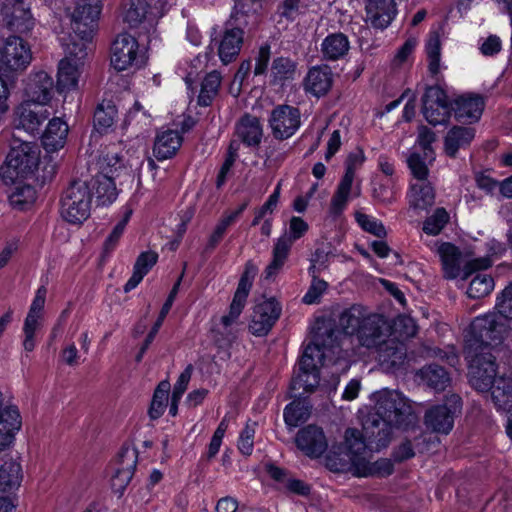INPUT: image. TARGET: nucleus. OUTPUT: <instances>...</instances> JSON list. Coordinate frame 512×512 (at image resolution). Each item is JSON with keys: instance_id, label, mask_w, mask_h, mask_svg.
<instances>
[{"instance_id": "obj_1", "label": "nucleus", "mask_w": 512, "mask_h": 512, "mask_svg": "<svg viewBox=\"0 0 512 512\" xmlns=\"http://www.w3.org/2000/svg\"><path fill=\"white\" fill-rule=\"evenodd\" d=\"M339 324L346 335L356 337L359 347L351 352L343 349V346L352 343V340L346 337L342 340L341 346H325L320 335L315 334L304 347L298 362L296 374L291 382L292 396L312 392L319 385L321 367L336 366L332 374L346 371L349 362L354 361L356 357L364 356L365 352L362 349L375 351L378 361L391 368L403 362L405 351L402 345L396 343L394 339H385V322L380 316L370 314L365 307L353 305L344 310L340 315Z\"/></svg>"}, {"instance_id": "obj_2", "label": "nucleus", "mask_w": 512, "mask_h": 512, "mask_svg": "<svg viewBox=\"0 0 512 512\" xmlns=\"http://www.w3.org/2000/svg\"><path fill=\"white\" fill-rule=\"evenodd\" d=\"M371 400L375 403L374 413L363 418V434L354 428L347 429L339 451L327 456L326 466L331 471L351 473L357 477H383L393 472L390 460L370 463L368 455L386 448L394 429H413L418 423V416L408 399L396 390L374 392Z\"/></svg>"}, {"instance_id": "obj_3", "label": "nucleus", "mask_w": 512, "mask_h": 512, "mask_svg": "<svg viewBox=\"0 0 512 512\" xmlns=\"http://www.w3.org/2000/svg\"><path fill=\"white\" fill-rule=\"evenodd\" d=\"M512 329V287H507L498 298L495 311L476 317L469 329L465 358L469 381L479 391L491 390L498 410L512 408V370L496 377L491 350L500 344L507 330Z\"/></svg>"}, {"instance_id": "obj_4", "label": "nucleus", "mask_w": 512, "mask_h": 512, "mask_svg": "<svg viewBox=\"0 0 512 512\" xmlns=\"http://www.w3.org/2000/svg\"><path fill=\"white\" fill-rule=\"evenodd\" d=\"M101 10L100 0H79L72 11L71 8L67 9L74 36L64 34L59 36L66 56L58 63L56 84H54L64 102L68 101L70 94L80 89L87 45L92 40Z\"/></svg>"}, {"instance_id": "obj_5", "label": "nucleus", "mask_w": 512, "mask_h": 512, "mask_svg": "<svg viewBox=\"0 0 512 512\" xmlns=\"http://www.w3.org/2000/svg\"><path fill=\"white\" fill-rule=\"evenodd\" d=\"M487 256L466 261L472 252H462L455 245L444 242L437 246V254L442 263V269L447 279H467L473 271L489 268L493 258L501 256L504 247L498 241L492 239L486 243Z\"/></svg>"}, {"instance_id": "obj_6", "label": "nucleus", "mask_w": 512, "mask_h": 512, "mask_svg": "<svg viewBox=\"0 0 512 512\" xmlns=\"http://www.w3.org/2000/svg\"><path fill=\"white\" fill-rule=\"evenodd\" d=\"M41 162V150L34 142L14 138L4 164L0 167V176L6 183L17 181L37 182Z\"/></svg>"}, {"instance_id": "obj_7", "label": "nucleus", "mask_w": 512, "mask_h": 512, "mask_svg": "<svg viewBox=\"0 0 512 512\" xmlns=\"http://www.w3.org/2000/svg\"><path fill=\"white\" fill-rule=\"evenodd\" d=\"M173 4L174 0H158L155 3L146 0H124L122 18L131 28L149 29Z\"/></svg>"}, {"instance_id": "obj_8", "label": "nucleus", "mask_w": 512, "mask_h": 512, "mask_svg": "<svg viewBox=\"0 0 512 512\" xmlns=\"http://www.w3.org/2000/svg\"><path fill=\"white\" fill-rule=\"evenodd\" d=\"M92 194L89 185L84 181L73 182L64 192L61 199L60 213L62 218L71 224H81L91 213Z\"/></svg>"}, {"instance_id": "obj_9", "label": "nucleus", "mask_w": 512, "mask_h": 512, "mask_svg": "<svg viewBox=\"0 0 512 512\" xmlns=\"http://www.w3.org/2000/svg\"><path fill=\"white\" fill-rule=\"evenodd\" d=\"M145 62V53L140 48L137 39L121 33L113 41L110 51V64L118 72L135 70Z\"/></svg>"}, {"instance_id": "obj_10", "label": "nucleus", "mask_w": 512, "mask_h": 512, "mask_svg": "<svg viewBox=\"0 0 512 512\" xmlns=\"http://www.w3.org/2000/svg\"><path fill=\"white\" fill-rule=\"evenodd\" d=\"M54 88V80L48 72L32 71L24 80L21 102L46 107L53 100Z\"/></svg>"}, {"instance_id": "obj_11", "label": "nucleus", "mask_w": 512, "mask_h": 512, "mask_svg": "<svg viewBox=\"0 0 512 512\" xmlns=\"http://www.w3.org/2000/svg\"><path fill=\"white\" fill-rule=\"evenodd\" d=\"M47 290L44 286L37 289L35 296L30 304L28 313L23 324L22 345L25 351L31 352L37 344V335L40 333L44 324V308L46 302Z\"/></svg>"}, {"instance_id": "obj_12", "label": "nucleus", "mask_w": 512, "mask_h": 512, "mask_svg": "<svg viewBox=\"0 0 512 512\" xmlns=\"http://www.w3.org/2000/svg\"><path fill=\"white\" fill-rule=\"evenodd\" d=\"M452 105L453 102L449 101L447 93L442 88L431 86L423 96L422 113L429 124L445 125L451 117Z\"/></svg>"}, {"instance_id": "obj_13", "label": "nucleus", "mask_w": 512, "mask_h": 512, "mask_svg": "<svg viewBox=\"0 0 512 512\" xmlns=\"http://www.w3.org/2000/svg\"><path fill=\"white\" fill-rule=\"evenodd\" d=\"M32 61L30 46L20 37L0 40V70H24Z\"/></svg>"}, {"instance_id": "obj_14", "label": "nucleus", "mask_w": 512, "mask_h": 512, "mask_svg": "<svg viewBox=\"0 0 512 512\" xmlns=\"http://www.w3.org/2000/svg\"><path fill=\"white\" fill-rule=\"evenodd\" d=\"M143 147L139 139L126 144L121 151H109L102 160L103 169L114 174L122 169L140 168L143 164Z\"/></svg>"}, {"instance_id": "obj_15", "label": "nucleus", "mask_w": 512, "mask_h": 512, "mask_svg": "<svg viewBox=\"0 0 512 512\" xmlns=\"http://www.w3.org/2000/svg\"><path fill=\"white\" fill-rule=\"evenodd\" d=\"M461 410V399L457 395H450L443 405L429 409L425 415L427 428L437 433L448 434L454 423V417Z\"/></svg>"}, {"instance_id": "obj_16", "label": "nucleus", "mask_w": 512, "mask_h": 512, "mask_svg": "<svg viewBox=\"0 0 512 512\" xmlns=\"http://www.w3.org/2000/svg\"><path fill=\"white\" fill-rule=\"evenodd\" d=\"M269 126L277 139L292 137L301 126V113L297 107L282 104L270 113Z\"/></svg>"}, {"instance_id": "obj_17", "label": "nucleus", "mask_w": 512, "mask_h": 512, "mask_svg": "<svg viewBox=\"0 0 512 512\" xmlns=\"http://www.w3.org/2000/svg\"><path fill=\"white\" fill-rule=\"evenodd\" d=\"M255 274V267L253 265H247L239 280L229 311L220 319V324L226 333H230L232 326L237 323V320L245 307Z\"/></svg>"}, {"instance_id": "obj_18", "label": "nucleus", "mask_w": 512, "mask_h": 512, "mask_svg": "<svg viewBox=\"0 0 512 512\" xmlns=\"http://www.w3.org/2000/svg\"><path fill=\"white\" fill-rule=\"evenodd\" d=\"M282 306L275 298H266L255 305L249 324L250 332L255 336H265L279 319Z\"/></svg>"}, {"instance_id": "obj_19", "label": "nucleus", "mask_w": 512, "mask_h": 512, "mask_svg": "<svg viewBox=\"0 0 512 512\" xmlns=\"http://www.w3.org/2000/svg\"><path fill=\"white\" fill-rule=\"evenodd\" d=\"M50 112L45 107H35L27 102H20L13 113V124L16 129L28 134H36L43 123L49 118Z\"/></svg>"}, {"instance_id": "obj_20", "label": "nucleus", "mask_w": 512, "mask_h": 512, "mask_svg": "<svg viewBox=\"0 0 512 512\" xmlns=\"http://www.w3.org/2000/svg\"><path fill=\"white\" fill-rule=\"evenodd\" d=\"M297 448L309 458H319L327 450L328 441L322 428L308 425L296 435Z\"/></svg>"}, {"instance_id": "obj_21", "label": "nucleus", "mask_w": 512, "mask_h": 512, "mask_svg": "<svg viewBox=\"0 0 512 512\" xmlns=\"http://www.w3.org/2000/svg\"><path fill=\"white\" fill-rule=\"evenodd\" d=\"M397 12L396 0H366L365 21L376 29H386Z\"/></svg>"}, {"instance_id": "obj_22", "label": "nucleus", "mask_w": 512, "mask_h": 512, "mask_svg": "<svg viewBox=\"0 0 512 512\" xmlns=\"http://www.w3.org/2000/svg\"><path fill=\"white\" fill-rule=\"evenodd\" d=\"M2 14L11 30L24 33L33 27L32 15L23 0H6Z\"/></svg>"}, {"instance_id": "obj_23", "label": "nucleus", "mask_w": 512, "mask_h": 512, "mask_svg": "<svg viewBox=\"0 0 512 512\" xmlns=\"http://www.w3.org/2000/svg\"><path fill=\"white\" fill-rule=\"evenodd\" d=\"M244 41V31L241 28H225L219 39H214L218 56L223 64H229L239 55Z\"/></svg>"}, {"instance_id": "obj_24", "label": "nucleus", "mask_w": 512, "mask_h": 512, "mask_svg": "<svg viewBox=\"0 0 512 512\" xmlns=\"http://www.w3.org/2000/svg\"><path fill=\"white\" fill-rule=\"evenodd\" d=\"M485 107L484 99L476 94H463L453 101L455 118L464 123L477 122Z\"/></svg>"}, {"instance_id": "obj_25", "label": "nucleus", "mask_w": 512, "mask_h": 512, "mask_svg": "<svg viewBox=\"0 0 512 512\" xmlns=\"http://www.w3.org/2000/svg\"><path fill=\"white\" fill-rule=\"evenodd\" d=\"M333 84L332 70L327 65L312 67L304 80V90L315 97L326 95Z\"/></svg>"}, {"instance_id": "obj_26", "label": "nucleus", "mask_w": 512, "mask_h": 512, "mask_svg": "<svg viewBox=\"0 0 512 512\" xmlns=\"http://www.w3.org/2000/svg\"><path fill=\"white\" fill-rule=\"evenodd\" d=\"M182 135L177 130L160 131L154 141L153 155L159 161L172 158L182 145Z\"/></svg>"}, {"instance_id": "obj_27", "label": "nucleus", "mask_w": 512, "mask_h": 512, "mask_svg": "<svg viewBox=\"0 0 512 512\" xmlns=\"http://www.w3.org/2000/svg\"><path fill=\"white\" fill-rule=\"evenodd\" d=\"M22 420L16 406H7L0 414V450L10 446L21 429Z\"/></svg>"}, {"instance_id": "obj_28", "label": "nucleus", "mask_w": 512, "mask_h": 512, "mask_svg": "<svg viewBox=\"0 0 512 512\" xmlns=\"http://www.w3.org/2000/svg\"><path fill=\"white\" fill-rule=\"evenodd\" d=\"M68 125L61 118H52L42 136V143L47 152H55L62 149L68 136Z\"/></svg>"}, {"instance_id": "obj_29", "label": "nucleus", "mask_w": 512, "mask_h": 512, "mask_svg": "<svg viewBox=\"0 0 512 512\" xmlns=\"http://www.w3.org/2000/svg\"><path fill=\"white\" fill-rule=\"evenodd\" d=\"M354 177H351V173H345L341 179L338 188L331 200L330 214L333 217L339 216L346 208L349 200L352 197L360 195V189L358 187L353 188Z\"/></svg>"}, {"instance_id": "obj_30", "label": "nucleus", "mask_w": 512, "mask_h": 512, "mask_svg": "<svg viewBox=\"0 0 512 512\" xmlns=\"http://www.w3.org/2000/svg\"><path fill=\"white\" fill-rule=\"evenodd\" d=\"M349 49V39L341 32H335L327 35L320 45L322 57L328 61L342 59L348 54Z\"/></svg>"}, {"instance_id": "obj_31", "label": "nucleus", "mask_w": 512, "mask_h": 512, "mask_svg": "<svg viewBox=\"0 0 512 512\" xmlns=\"http://www.w3.org/2000/svg\"><path fill=\"white\" fill-rule=\"evenodd\" d=\"M43 181L37 178V182L17 181L14 191L10 195V203L13 207L24 210L33 205L37 199V188Z\"/></svg>"}, {"instance_id": "obj_32", "label": "nucleus", "mask_w": 512, "mask_h": 512, "mask_svg": "<svg viewBox=\"0 0 512 512\" xmlns=\"http://www.w3.org/2000/svg\"><path fill=\"white\" fill-rule=\"evenodd\" d=\"M237 137L247 146H258L263 137V128L258 118L246 115L236 126Z\"/></svg>"}, {"instance_id": "obj_33", "label": "nucleus", "mask_w": 512, "mask_h": 512, "mask_svg": "<svg viewBox=\"0 0 512 512\" xmlns=\"http://www.w3.org/2000/svg\"><path fill=\"white\" fill-rule=\"evenodd\" d=\"M408 202L415 210H425L434 203V190L428 181L412 182L408 192Z\"/></svg>"}, {"instance_id": "obj_34", "label": "nucleus", "mask_w": 512, "mask_h": 512, "mask_svg": "<svg viewBox=\"0 0 512 512\" xmlns=\"http://www.w3.org/2000/svg\"><path fill=\"white\" fill-rule=\"evenodd\" d=\"M475 137V130L471 127L455 126L445 136L444 148L449 156H454L459 149L465 148Z\"/></svg>"}, {"instance_id": "obj_35", "label": "nucleus", "mask_w": 512, "mask_h": 512, "mask_svg": "<svg viewBox=\"0 0 512 512\" xmlns=\"http://www.w3.org/2000/svg\"><path fill=\"white\" fill-rule=\"evenodd\" d=\"M290 250V240L288 238H278L276 240L272 251V260L264 270L265 279L272 280L280 273Z\"/></svg>"}, {"instance_id": "obj_36", "label": "nucleus", "mask_w": 512, "mask_h": 512, "mask_svg": "<svg viewBox=\"0 0 512 512\" xmlns=\"http://www.w3.org/2000/svg\"><path fill=\"white\" fill-rule=\"evenodd\" d=\"M425 51L429 72L432 76L437 77L446 69V66L441 62V42L438 32H430Z\"/></svg>"}, {"instance_id": "obj_37", "label": "nucleus", "mask_w": 512, "mask_h": 512, "mask_svg": "<svg viewBox=\"0 0 512 512\" xmlns=\"http://www.w3.org/2000/svg\"><path fill=\"white\" fill-rule=\"evenodd\" d=\"M208 55H198L192 60H182L178 63L176 73L185 81L188 88H191L199 73L206 67Z\"/></svg>"}, {"instance_id": "obj_38", "label": "nucleus", "mask_w": 512, "mask_h": 512, "mask_svg": "<svg viewBox=\"0 0 512 512\" xmlns=\"http://www.w3.org/2000/svg\"><path fill=\"white\" fill-rule=\"evenodd\" d=\"M22 469L19 462L8 459L0 463V493L20 485Z\"/></svg>"}, {"instance_id": "obj_39", "label": "nucleus", "mask_w": 512, "mask_h": 512, "mask_svg": "<svg viewBox=\"0 0 512 512\" xmlns=\"http://www.w3.org/2000/svg\"><path fill=\"white\" fill-rule=\"evenodd\" d=\"M96 200L99 205H109L113 203L118 195L116 185L112 177L99 175L93 182Z\"/></svg>"}, {"instance_id": "obj_40", "label": "nucleus", "mask_w": 512, "mask_h": 512, "mask_svg": "<svg viewBox=\"0 0 512 512\" xmlns=\"http://www.w3.org/2000/svg\"><path fill=\"white\" fill-rule=\"evenodd\" d=\"M420 378L435 390H444L450 382L447 372L439 366L429 365L419 372Z\"/></svg>"}, {"instance_id": "obj_41", "label": "nucleus", "mask_w": 512, "mask_h": 512, "mask_svg": "<svg viewBox=\"0 0 512 512\" xmlns=\"http://www.w3.org/2000/svg\"><path fill=\"white\" fill-rule=\"evenodd\" d=\"M221 83L220 73L213 71L209 73L203 80L201 85L198 102L202 106H208L218 93Z\"/></svg>"}, {"instance_id": "obj_42", "label": "nucleus", "mask_w": 512, "mask_h": 512, "mask_svg": "<svg viewBox=\"0 0 512 512\" xmlns=\"http://www.w3.org/2000/svg\"><path fill=\"white\" fill-rule=\"evenodd\" d=\"M247 206L248 203L245 202L239 205L236 209L229 210L224 213V215L221 217V219L215 226L213 233L211 234L210 241L213 244H216L217 242L220 241L228 227L232 225L240 217V215L244 212Z\"/></svg>"}, {"instance_id": "obj_43", "label": "nucleus", "mask_w": 512, "mask_h": 512, "mask_svg": "<svg viewBox=\"0 0 512 512\" xmlns=\"http://www.w3.org/2000/svg\"><path fill=\"white\" fill-rule=\"evenodd\" d=\"M296 63L286 57L276 58L271 67V76L275 83L294 79Z\"/></svg>"}, {"instance_id": "obj_44", "label": "nucleus", "mask_w": 512, "mask_h": 512, "mask_svg": "<svg viewBox=\"0 0 512 512\" xmlns=\"http://www.w3.org/2000/svg\"><path fill=\"white\" fill-rule=\"evenodd\" d=\"M309 415L310 407L301 401H294L284 409V421L290 427H297L306 421Z\"/></svg>"}, {"instance_id": "obj_45", "label": "nucleus", "mask_w": 512, "mask_h": 512, "mask_svg": "<svg viewBox=\"0 0 512 512\" xmlns=\"http://www.w3.org/2000/svg\"><path fill=\"white\" fill-rule=\"evenodd\" d=\"M169 391L170 384L167 381L160 382L155 389L149 409V415L152 419H157L164 413L168 402Z\"/></svg>"}, {"instance_id": "obj_46", "label": "nucleus", "mask_w": 512, "mask_h": 512, "mask_svg": "<svg viewBox=\"0 0 512 512\" xmlns=\"http://www.w3.org/2000/svg\"><path fill=\"white\" fill-rule=\"evenodd\" d=\"M494 280L487 274H477L470 282L467 295L478 299L489 295L494 289Z\"/></svg>"}, {"instance_id": "obj_47", "label": "nucleus", "mask_w": 512, "mask_h": 512, "mask_svg": "<svg viewBox=\"0 0 512 512\" xmlns=\"http://www.w3.org/2000/svg\"><path fill=\"white\" fill-rule=\"evenodd\" d=\"M132 214H133V209L130 206H125L123 208L122 219L115 225V227L113 228V230L111 231V233L108 235V237L106 238V240L104 242L103 248L106 253H109L116 248Z\"/></svg>"}, {"instance_id": "obj_48", "label": "nucleus", "mask_w": 512, "mask_h": 512, "mask_svg": "<svg viewBox=\"0 0 512 512\" xmlns=\"http://www.w3.org/2000/svg\"><path fill=\"white\" fill-rule=\"evenodd\" d=\"M117 111L112 105H99L94 113V127L100 133H105L115 122Z\"/></svg>"}, {"instance_id": "obj_49", "label": "nucleus", "mask_w": 512, "mask_h": 512, "mask_svg": "<svg viewBox=\"0 0 512 512\" xmlns=\"http://www.w3.org/2000/svg\"><path fill=\"white\" fill-rule=\"evenodd\" d=\"M429 159H426L425 154L420 155L417 152H412L408 159V167L414 177L413 182L427 181L428 167L427 163H431Z\"/></svg>"}, {"instance_id": "obj_50", "label": "nucleus", "mask_w": 512, "mask_h": 512, "mask_svg": "<svg viewBox=\"0 0 512 512\" xmlns=\"http://www.w3.org/2000/svg\"><path fill=\"white\" fill-rule=\"evenodd\" d=\"M449 221V214L444 208H438L429 216L423 225V231L426 234L438 235Z\"/></svg>"}, {"instance_id": "obj_51", "label": "nucleus", "mask_w": 512, "mask_h": 512, "mask_svg": "<svg viewBox=\"0 0 512 512\" xmlns=\"http://www.w3.org/2000/svg\"><path fill=\"white\" fill-rule=\"evenodd\" d=\"M239 148H240V143L237 140L231 141L229 148H228L227 156H226L225 161L223 162V164L219 170L218 176H217V181H216L217 187H221L225 184L227 176H228L235 160L238 157Z\"/></svg>"}, {"instance_id": "obj_52", "label": "nucleus", "mask_w": 512, "mask_h": 512, "mask_svg": "<svg viewBox=\"0 0 512 512\" xmlns=\"http://www.w3.org/2000/svg\"><path fill=\"white\" fill-rule=\"evenodd\" d=\"M256 432V423L247 422L243 430L240 432L237 447L241 454L250 456L254 448V436Z\"/></svg>"}, {"instance_id": "obj_53", "label": "nucleus", "mask_w": 512, "mask_h": 512, "mask_svg": "<svg viewBox=\"0 0 512 512\" xmlns=\"http://www.w3.org/2000/svg\"><path fill=\"white\" fill-rule=\"evenodd\" d=\"M355 218L357 223L363 230L378 237L386 235V230L383 224L374 217H371L361 212H356Z\"/></svg>"}, {"instance_id": "obj_54", "label": "nucleus", "mask_w": 512, "mask_h": 512, "mask_svg": "<svg viewBox=\"0 0 512 512\" xmlns=\"http://www.w3.org/2000/svg\"><path fill=\"white\" fill-rule=\"evenodd\" d=\"M435 139V133L431 129L425 126H421L419 128L417 144L423 150L426 159H429L430 161L434 160V152L431 148V144L435 141Z\"/></svg>"}, {"instance_id": "obj_55", "label": "nucleus", "mask_w": 512, "mask_h": 512, "mask_svg": "<svg viewBox=\"0 0 512 512\" xmlns=\"http://www.w3.org/2000/svg\"><path fill=\"white\" fill-rule=\"evenodd\" d=\"M308 224L302 218L293 216L289 221L288 232L279 238H288L290 240V248L295 240L301 238L308 231Z\"/></svg>"}, {"instance_id": "obj_56", "label": "nucleus", "mask_w": 512, "mask_h": 512, "mask_svg": "<svg viewBox=\"0 0 512 512\" xmlns=\"http://www.w3.org/2000/svg\"><path fill=\"white\" fill-rule=\"evenodd\" d=\"M280 198V187L277 186L274 192L269 196L268 200L262 205L261 208L255 213L252 225L256 226L261 223L267 215H271L276 208Z\"/></svg>"}, {"instance_id": "obj_57", "label": "nucleus", "mask_w": 512, "mask_h": 512, "mask_svg": "<svg viewBox=\"0 0 512 512\" xmlns=\"http://www.w3.org/2000/svg\"><path fill=\"white\" fill-rule=\"evenodd\" d=\"M394 331L402 338H410L417 332V326L410 316H399L394 322Z\"/></svg>"}, {"instance_id": "obj_58", "label": "nucleus", "mask_w": 512, "mask_h": 512, "mask_svg": "<svg viewBox=\"0 0 512 512\" xmlns=\"http://www.w3.org/2000/svg\"><path fill=\"white\" fill-rule=\"evenodd\" d=\"M228 429V420L225 416L221 422L219 423L217 429L215 430L211 441L208 446V457L213 458L220 450L222 440L225 436V433Z\"/></svg>"}, {"instance_id": "obj_59", "label": "nucleus", "mask_w": 512, "mask_h": 512, "mask_svg": "<svg viewBox=\"0 0 512 512\" xmlns=\"http://www.w3.org/2000/svg\"><path fill=\"white\" fill-rule=\"evenodd\" d=\"M327 286L328 285L324 280L317 279L315 276H313L312 283L306 294L303 296V302L305 304L317 303L323 293L326 291Z\"/></svg>"}, {"instance_id": "obj_60", "label": "nucleus", "mask_w": 512, "mask_h": 512, "mask_svg": "<svg viewBox=\"0 0 512 512\" xmlns=\"http://www.w3.org/2000/svg\"><path fill=\"white\" fill-rule=\"evenodd\" d=\"M157 260V253L153 251L142 252L138 256L133 269L139 272L141 275L145 276L150 271V269L156 264Z\"/></svg>"}, {"instance_id": "obj_61", "label": "nucleus", "mask_w": 512, "mask_h": 512, "mask_svg": "<svg viewBox=\"0 0 512 512\" xmlns=\"http://www.w3.org/2000/svg\"><path fill=\"white\" fill-rule=\"evenodd\" d=\"M270 61V46L261 45L255 56L254 75H263L266 73Z\"/></svg>"}, {"instance_id": "obj_62", "label": "nucleus", "mask_w": 512, "mask_h": 512, "mask_svg": "<svg viewBox=\"0 0 512 512\" xmlns=\"http://www.w3.org/2000/svg\"><path fill=\"white\" fill-rule=\"evenodd\" d=\"M311 0H284L281 15L287 19H295L301 8H307Z\"/></svg>"}, {"instance_id": "obj_63", "label": "nucleus", "mask_w": 512, "mask_h": 512, "mask_svg": "<svg viewBox=\"0 0 512 512\" xmlns=\"http://www.w3.org/2000/svg\"><path fill=\"white\" fill-rule=\"evenodd\" d=\"M10 96L11 89L7 82L0 76V121L4 120L10 111Z\"/></svg>"}, {"instance_id": "obj_64", "label": "nucleus", "mask_w": 512, "mask_h": 512, "mask_svg": "<svg viewBox=\"0 0 512 512\" xmlns=\"http://www.w3.org/2000/svg\"><path fill=\"white\" fill-rule=\"evenodd\" d=\"M192 376V367L187 366L185 370L179 375L174 387L172 396L176 398H181L186 391L188 384L190 382Z\"/></svg>"}]
</instances>
